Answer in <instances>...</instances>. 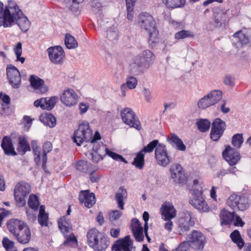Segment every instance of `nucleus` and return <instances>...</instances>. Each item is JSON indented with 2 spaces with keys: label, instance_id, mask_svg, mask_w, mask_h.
Listing matches in <instances>:
<instances>
[{
  "label": "nucleus",
  "instance_id": "nucleus-55",
  "mask_svg": "<svg viewBox=\"0 0 251 251\" xmlns=\"http://www.w3.org/2000/svg\"><path fill=\"white\" fill-rule=\"evenodd\" d=\"M46 122L47 125L50 127H53L56 125V119L52 114H50L47 117Z\"/></svg>",
  "mask_w": 251,
  "mask_h": 251
},
{
  "label": "nucleus",
  "instance_id": "nucleus-52",
  "mask_svg": "<svg viewBox=\"0 0 251 251\" xmlns=\"http://www.w3.org/2000/svg\"><path fill=\"white\" fill-rule=\"evenodd\" d=\"M131 227L132 232L143 229L140 221L136 218L132 220Z\"/></svg>",
  "mask_w": 251,
  "mask_h": 251
},
{
  "label": "nucleus",
  "instance_id": "nucleus-5",
  "mask_svg": "<svg viewBox=\"0 0 251 251\" xmlns=\"http://www.w3.org/2000/svg\"><path fill=\"white\" fill-rule=\"evenodd\" d=\"M58 227L65 238L63 245L66 246H72L77 244V240L72 233L71 220L66 216L60 218L58 221Z\"/></svg>",
  "mask_w": 251,
  "mask_h": 251
},
{
  "label": "nucleus",
  "instance_id": "nucleus-30",
  "mask_svg": "<svg viewBox=\"0 0 251 251\" xmlns=\"http://www.w3.org/2000/svg\"><path fill=\"white\" fill-rule=\"evenodd\" d=\"M1 146L5 154L12 156L17 155L10 138L4 136L3 138Z\"/></svg>",
  "mask_w": 251,
  "mask_h": 251
},
{
  "label": "nucleus",
  "instance_id": "nucleus-8",
  "mask_svg": "<svg viewBox=\"0 0 251 251\" xmlns=\"http://www.w3.org/2000/svg\"><path fill=\"white\" fill-rule=\"evenodd\" d=\"M195 223V218L190 212H183L178 221V234L181 236L185 235L190 228L194 226Z\"/></svg>",
  "mask_w": 251,
  "mask_h": 251
},
{
  "label": "nucleus",
  "instance_id": "nucleus-25",
  "mask_svg": "<svg viewBox=\"0 0 251 251\" xmlns=\"http://www.w3.org/2000/svg\"><path fill=\"white\" fill-rule=\"evenodd\" d=\"M29 81L31 86L37 93H45L48 91V87L44 83V80L39 77L32 75Z\"/></svg>",
  "mask_w": 251,
  "mask_h": 251
},
{
  "label": "nucleus",
  "instance_id": "nucleus-3",
  "mask_svg": "<svg viewBox=\"0 0 251 251\" xmlns=\"http://www.w3.org/2000/svg\"><path fill=\"white\" fill-rule=\"evenodd\" d=\"M138 24L142 30L148 33L149 44L152 47L155 46L159 42L158 31L153 17L148 13H141L139 15Z\"/></svg>",
  "mask_w": 251,
  "mask_h": 251
},
{
  "label": "nucleus",
  "instance_id": "nucleus-20",
  "mask_svg": "<svg viewBox=\"0 0 251 251\" xmlns=\"http://www.w3.org/2000/svg\"><path fill=\"white\" fill-rule=\"evenodd\" d=\"M60 100L67 106H72L76 104L78 97L73 89H68L63 91L60 96Z\"/></svg>",
  "mask_w": 251,
  "mask_h": 251
},
{
  "label": "nucleus",
  "instance_id": "nucleus-14",
  "mask_svg": "<svg viewBox=\"0 0 251 251\" xmlns=\"http://www.w3.org/2000/svg\"><path fill=\"white\" fill-rule=\"evenodd\" d=\"M155 158L157 163L162 167H166L172 162V158L168 154L166 146L160 144L155 150Z\"/></svg>",
  "mask_w": 251,
  "mask_h": 251
},
{
  "label": "nucleus",
  "instance_id": "nucleus-6",
  "mask_svg": "<svg viewBox=\"0 0 251 251\" xmlns=\"http://www.w3.org/2000/svg\"><path fill=\"white\" fill-rule=\"evenodd\" d=\"M93 131L90 128L89 124L86 121H82L79 125L78 128L75 131L74 141L78 146H80L84 142H89L92 139Z\"/></svg>",
  "mask_w": 251,
  "mask_h": 251
},
{
  "label": "nucleus",
  "instance_id": "nucleus-16",
  "mask_svg": "<svg viewBox=\"0 0 251 251\" xmlns=\"http://www.w3.org/2000/svg\"><path fill=\"white\" fill-rule=\"evenodd\" d=\"M7 78L12 87L15 88L19 87L21 83V75L18 69L12 65H8L6 68Z\"/></svg>",
  "mask_w": 251,
  "mask_h": 251
},
{
  "label": "nucleus",
  "instance_id": "nucleus-21",
  "mask_svg": "<svg viewBox=\"0 0 251 251\" xmlns=\"http://www.w3.org/2000/svg\"><path fill=\"white\" fill-rule=\"evenodd\" d=\"M47 51L49 58L52 63L59 64L62 62L64 51L61 46L50 47L47 50Z\"/></svg>",
  "mask_w": 251,
  "mask_h": 251
},
{
  "label": "nucleus",
  "instance_id": "nucleus-26",
  "mask_svg": "<svg viewBox=\"0 0 251 251\" xmlns=\"http://www.w3.org/2000/svg\"><path fill=\"white\" fill-rule=\"evenodd\" d=\"M170 170L171 173V177L176 183H181L185 181L184 171L180 165H173Z\"/></svg>",
  "mask_w": 251,
  "mask_h": 251
},
{
  "label": "nucleus",
  "instance_id": "nucleus-23",
  "mask_svg": "<svg viewBox=\"0 0 251 251\" xmlns=\"http://www.w3.org/2000/svg\"><path fill=\"white\" fill-rule=\"evenodd\" d=\"M160 212L163 220L174 219L176 215V210L172 203L166 201L160 207Z\"/></svg>",
  "mask_w": 251,
  "mask_h": 251
},
{
  "label": "nucleus",
  "instance_id": "nucleus-18",
  "mask_svg": "<svg viewBox=\"0 0 251 251\" xmlns=\"http://www.w3.org/2000/svg\"><path fill=\"white\" fill-rule=\"evenodd\" d=\"M133 242L129 235L118 240L112 246L113 251H132Z\"/></svg>",
  "mask_w": 251,
  "mask_h": 251
},
{
  "label": "nucleus",
  "instance_id": "nucleus-54",
  "mask_svg": "<svg viewBox=\"0 0 251 251\" xmlns=\"http://www.w3.org/2000/svg\"><path fill=\"white\" fill-rule=\"evenodd\" d=\"M122 212L118 210H115L109 213V219L111 221L118 220L121 216Z\"/></svg>",
  "mask_w": 251,
  "mask_h": 251
},
{
  "label": "nucleus",
  "instance_id": "nucleus-22",
  "mask_svg": "<svg viewBox=\"0 0 251 251\" xmlns=\"http://www.w3.org/2000/svg\"><path fill=\"white\" fill-rule=\"evenodd\" d=\"M58 100L57 97L43 98L34 102V105L36 107H40L43 109L51 110L56 104Z\"/></svg>",
  "mask_w": 251,
  "mask_h": 251
},
{
  "label": "nucleus",
  "instance_id": "nucleus-58",
  "mask_svg": "<svg viewBox=\"0 0 251 251\" xmlns=\"http://www.w3.org/2000/svg\"><path fill=\"white\" fill-rule=\"evenodd\" d=\"M221 26L218 24L216 23V21L213 18L212 20L208 22L206 24V28L208 30H213L216 28L220 27Z\"/></svg>",
  "mask_w": 251,
  "mask_h": 251
},
{
  "label": "nucleus",
  "instance_id": "nucleus-36",
  "mask_svg": "<svg viewBox=\"0 0 251 251\" xmlns=\"http://www.w3.org/2000/svg\"><path fill=\"white\" fill-rule=\"evenodd\" d=\"M38 221L41 226H48L49 215L45 212V207L44 205H41L39 208Z\"/></svg>",
  "mask_w": 251,
  "mask_h": 251
},
{
  "label": "nucleus",
  "instance_id": "nucleus-47",
  "mask_svg": "<svg viewBox=\"0 0 251 251\" xmlns=\"http://www.w3.org/2000/svg\"><path fill=\"white\" fill-rule=\"evenodd\" d=\"M137 85V79L134 76H129L126 78V83L122 85L121 89L123 91L126 86H127L130 89H132L135 88Z\"/></svg>",
  "mask_w": 251,
  "mask_h": 251
},
{
  "label": "nucleus",
  "instance_id": "nucleus-27",
  "mask_svg": "<svg viewBox=\"0 0 251 251\" xmlns=\"http://www.w3.org/2000/svg\"><path fill=\"white\" fill-rule=\"evenodd\" d=\"M79 200L88 208L92 207L96 202L95 194L90 193L89 190L81 191L79 195Z\"/></svg>",
  "mask_w": 251,
  "mask_h": 251
},
{
  "label": "nucleus",
  "instance_id": "nucleus-17",
  "mask_svg": "<svg viewBox=\"0 0 251 251\" xmlns=\"http://www.w3.org/2000/svg\"><path fill=\"white\" fill-rule=\"evenodd\" d=\"M93 151H95L96 152L103 157L105 156L106 155H107L115 160L121 161L125 163L127 162L122 156L110 151L103 144H94L93 147Z\"/></svg>",
  "mask_w": 251,
  "mask_h": 251
},
{
  "label": "nucleus",
  "instance_id": "nucleus-32",
  "mask_svg": "<svg viewBox=\"0 0 251 251\" xmlns=\"http://www.w3.org/2000/svg\"><path fill=\"white\" fill-rule=\"evenodd\" d=\"M17 151L19 153L24 154L26 151L30 150L29 144L25 137L21 136L18 138Z\"/></svg>",
  "mask_w": 251,
  "mask_h": 251
},
{
  "label": "nucleus",
  "instance_id": "nucleus-29",
  "mask_svg": "<svg viewBox=\"0 0 251 251\" xmlns=\"http://www.w3.org/2000/svg\"><path fill=\"white\" fill-rule=\"evenodd\" d=\"M213 18L221 27L225 25L228 20L227 12L223 9H216L213 13Z\"/></svg>",
  "mask_w": 251,
  "mask_h": 251
},
{
  "label": "nucleus",
  "instance_id": "nucleus-40",
  "mask_svg": "<svg viewBox=\"0 0 251 251\" xmlns=\"http://www.w3.org/2000/svg\"><path fill=\"white\" fill-rule=\"evenodd\" d=\"M65 44L69 49H75L78 46L77 42L75 38L69 33L66 34Z\"/></svg>",
  "mask_w": 251,
  "mask_h": 251
},
{
  "label": "nucleus",
  "instance_id": "nucleus-59",
  "mask_svg": "<svg viewBox=\"0 0 251 251\" xmlns=\"http://www.w3.org/2000/svg\"><path fill=\"white\" fill-rule=\"evenodd\" d=\"M171 25L175 29L178 30L184 28V24L181 22H178L175 20H171Z\"/></svg>",
  "mask_w": 251,
  "mask_h": 251
},
{
  "label": "nucleus",
  "instance_id": "nucleus-57",
  "mask_svg": "<svg viewBox=\"0 0 251 251\" xmlns=\"http://www.w3.org/2000/svg\"><path fill=\"white\" fill-rule=\"evenodd\" d=\"M135 239L138 242H142L144 239L143 229L132 232Z\"/></svg>",
  "mask_w": 251,
  "mask_h": 251
},
{
  "label": "nucleus",
  "instance_id": "nucleus-61",
  "mask_svg": "<svg viewBox=\"0 0 251 251\" xmlns=\"http://www.w3.org/2000/svg\"><path fill=\"white\" fill-rule=\"evenodd\" d=\"M172 219H173L163 220L166 222L164 224V228L169 232H171L172 231L173 227L174 226L173 222L172 221Z\"/></svg>",
  "mask_w": 251,
  "mask_h": 251
},
{
  "label": "nucleus",
  "instance_id": "nucleus-43",
  "mask_svg": "<svg viewBox=\"0 0 251 251\" xmlns=\"http://www.w3.org/2000/svg\"><path fill=\"white\" fill-rule=\"evenodd\" d=\"M195 34L193 32L190 30H182L176 33L174 37L175 39L179 40L189 37L193 38Z\"/></svg>",
  "mask_w": 251,
  "mask_h": 251
},
{
  "label": "nucleus",
  "instance_id": "nucleus-44",
  "mask_svg": "<svg viewBox=\"0 0 251 251\" xmlns=\"http://www.w3.org/2000/svg\"><path fill=\"white\" fill-rule=\"evenodd\" d=\"M160 144V143H159L158 140H154L149 143L147 146H145L140 151H141L144 154L146 153L152 152L154 149H155V148H157L158 145H159Z\"/></svg>",
  "mask_w": 251,
  "mask_h": 251
},
{
  "label": "nucleus",
  "instance_id": "nucleus-50",
  "mask_svg": "<svg viewBox=\"0 0 251 251\" xmlns=\"http://www.w3.org/2000/svg\"><path fill=\"white\" fill-rule=\"evenodd\" d=\"M243 143V138L242 134H235L232 139V144L237 148H240Z\"/></svg>",
  "mask_w": 251,
  "mask_h": 251
},
{
  "label": "nucleus",
  "instance_id": "nucleus-41",
  "mask_svg": "<svg viewBox=\"0 0 251 251\" xmlns=\"http://www.w3.org/2000/svg\"><path fill=\"white\" fill-rule=\"evenodd\" d=\"M232 241L236 243L239 249H241L244 244L243 239L241 238L240 232L235 230L230 235Z\"/></svg>",
  "mask_w": 251,
  "mask_h": 251
},
{
  "label": "nucleus",
  "instance_id": "nucleus-48",
  "mask_svg": "<svg viewBox=\"0 0 251 251\" xmlns=\"http://www.w3.org/2000/svg\"><path fill=\"white\" fill-rule=\"evenodd\" d=\"M38 197L34 195H30L28 199V204L30 208L34 211H37L39 206Z\"/></svg>",
  "mask_w": 251,
  "mask_h": 251
},
{
  "label": "nucleus",
  "instance_id": "nucleus-33",
  "mask_svg": "<svg viewBox=\"0 0 251 251\" xmlns=\"http://www.w3.org/2000/svg\"><path fill=\"white\" fill-rule=\"evenodd\" d=\"M93 249L97 251H102L107 249L110 244L109 240L106 235H103L98 240Z\"/></svg>",
  "mask_w": 251,
  "mask_h": 251
},
{
  "label": "nucleus",
  "instance_id": "nucleus-62",
  "mask_svg": "<svg viewBox=\"0 0 251 251\" xmlns=\"http://www.w3.org/2000/svg\"><path fill=\"white\" fill-rule=\"evenodd\" d=\"M224 82L226 85L233 86L234 85V78L229 75H226L224 78Z\"/></svg>",
  "mask_w": 251,
  "mask_h": 251
},
{
  "label": "nucleus",
  "instance_id": "nucleus-9",
  "mask_svg": "<svg viewBox=\"0 0 251 251\" xmlns=\"http://www.w3.org/2000/svg\"><path fill=\"white\" fill-rule=\"evenodd\" d=\"M30 186L27 183H18L14 188V197L17 204L19 207H23L26 204V198L30 192Z\"/></svg>",
  "mask_w": 251,
  "mask_h": 251
},
{
  "label": "nucleus",
  "instance_id": "nucleus-56",
  "mask_svg": "<svg viewBox=\"0 0 251 251\" xmlns=\"http://www.w3.org/2000/svg\"><path fill=\"white\" fill-rule=\"evenodd\" d=\"M2 245L4 248L8 250L14 247V242L10 241L8 238L4 237L2 239Z\"/></svg>",
  "mask_w": 251,
  "mask_h": 251
},
{
  "label": "nucleus",
  "instance_id": "nucleus-31",
  "mask_svg": "<svg viewBox=\"0 0 251 251\" xmlns=\"http://www.w3.org/2000/svg\"><path fill=\"white\" fill-rule=\"evenodd\" d=\"M167 140L173 147L178 150L184 151L186 150V147L182 141L176 134H171L167 138Z\"/></svg>",
  "mask_w": 251,
  "mask_h": 251
},
{
  "label": "nucleus",
  "instance_id": "nucleus-4",
  "mask_svg": "<svg viewBox=\"0 0 251 251\" xmlns=\"http://www.w3.org/2000/svg\"><path fill=\"white\" fill-rule=\"evenodd\" d=\"M198 183V180H194V188L191 190L192 196L189 199V203L201 212H208L209 207L202 196V187L200 186L197 187Z\"/></svg>",
  "mask_w": 251,
  "mask_h": 251
},
{
  "label": "nucleus",
  "instance_id": "nucleus-24",
  "mask_svg": "<svg viewBox=\"0 0 251 251\" xmlns=\"http://www.w3.org/2000/svg\"><path fill=\"white\" fill-rule=\"evenodd\" d=\"M233 37L235 41L240 43L242 45L251 46V30L250 29L239 30L235 32Z\"/></svg>",
  "mask_w": 251,
  "mask_h": 251
},
{
  "label": "nucleus",
  "instance_id": "nucleus-49",
  "mask_svg": "<svg viewBox=\"0 0 251 251\" xmlns=\"http://www.w3.org/2000/svg\"><path fill=\"white\" fill-rule=\"evenodd\" d=\"M14 53L16 56L17 61H20L22 63H24L25 61V58L21 57L22 53V46L21 42H18L16 46L14 48Z\"/></svg>",
  "mask_w": 251,
  "mask_h": 251
},
{
  "label": "nucleus",
  "instance_id": "nucleus-35",
  "mask_svg": "<svg viewBox=\"0 0 251 251\" xmlns=\"http://www.w3.org/2000/svg\"><path fill=\"white\" fill-rule=\"evenodd\" d=\"M221 225H230L234 220V214L233 212H230L226 210L223 209L220 213Z\"/></svg>",
  "mask_w": 251,
  "mask_h": 251
},
{
  "label": "nucleus",
  "instance_id": "nucleus-42",
  "mask_svg": "<svg viewBox=\"0 0 251 251\" xmlns=\"http://www.w3.org/2000/svg\"><path fill=\"white\" fill-rule=\"evenodd\" d=\"M144 156L141 151H139L136 156L134 158V159L132 162V164L134 165L136 168L142 169L144 165Z\"/></svg>",
  "mask_w": 251,
  "mask_h": 251
},
{
  "label": "nucleus",
  "instance_id": "nucleus-11",
  "mask_svg": "<svg viewBox=\"0 0 251 251\" xmlns=\"http://www.w3.org/2000/svg\"><path fill=\"white\" fill-rule=\"evenodd\" d=\"M31 146L34 153V159L37 163L41 160H42V167L45 168L47 160V154L50 152L52 149V144L50 142H46L43 146V152L42 153L40 151V147L37 145L36 141H32Z\"/></svg>",
  "mask_w": 251,
  "mask_h": 251
},
{
  "label": "nucleus",
  "instance_id": "nucleus-46",
  "mask_svg": "<svg viewBox=\"0 0 251 251\" xmlns=\"http://www.w3.org/2000/svg\"><path fill=\"white\" fill-rule=\"evenodd\" d=\"M136 2V0H126L127 9V18L128 20L132 21L133 17V10Z\"/></svg>",
  "mask_w": 251,
  "mask_h": 251
},
{
  "label": "nucleus",
  "instance_id": "nucleus-60",
  "mask_svg": "<svg viewBox=\"0 0 251 251\" xmlns=\"http://www.w3.org/2000/svg\"><path fill=\"white\" fill-rule=\"evenodd\" d=\"M90 156L91 157V160L94 163H97L99 161L103 159V157L94 151L93 152L90 153Z\"/></svg>",
  "mask_w": 251,
  "mask_h": 251
},
{
  "label": "nucleus",
  "instance_id": "nucleus-10",
  "mask_svg": "<svg viewBox=\"0 0 251 251\" xmlns=\"http://www.w3.org/2000/svg\"><path fill=\"white\" fill-rule=\"evenodd\" d=\"M190 248L196 251H202L207 243L205 236L201 231L193 230L187 236Z\"/></svg>",
  "mask_w": 251,
  "mask_h": 251
},
{
  "label": "nucleus",
  "instance_id": "nucleus-19",
  "mask_svg": "<svg viewBox=\"0 0 251 251\" xmlns=\"http://www.w3.org/2000/svg\"><path fill=\"white\" fill-rule=\"evenodd\" d=\"M223 156L230 166L235 165L240 159L239 153L230 146H227L223 152Z\"/></svg>",
  "mask_w": 251,
  "mask_h": 251
},
{
  "label": "nucleus",
  "instance_id": "nucleus-63",
  "mask_svg": "<svg viewBox=\"0 0 251 251\" xmlns=\"http://www.w3.org/2000/svg\"><path fill=\"white\" fill-rule=\"evenodd\" d=\"M79 108L80 113L83 114L87 112L89 108V106L84 102H80L79 104Z\"/></svg>",
  "mask_w": 251,
  "mask_h": 251
},
{
  "label": "nucleus",
  "instance_id": "nucleus-53",
  "mask_svg": "<svg viewBox=\"0 0 251 251\" xmlns=\"http://www.w3.org/2000/svg\"><path fill=\"white\" fill-rule=\"evenodd\" d=\"M190 248V244L189 240L187 239V240L183 241L178 246L177 249L176 251H187Z\"/></svg>",
  "mask_w": 251,
  "mask_h": 251
},
{
  "label": "nucleus",
  "instance_id": "nucleus-13",
  "mask_svg": "<svg viewBox=\"0 0 251 251\" xmlns=\"http://www.w3.org/2000/svg\"><path fill=\"white\" fill-rule=\"evenodd\" d=\"M121 117L123 122L130 127L139 130L141 125L134 112L130 108H126L121 111Z\"/></svg>",
  "mask_w": 251,
  "mask_h": 251
},
{
  "label": "nucleus",
  "instance_id": "nucleus-45",
  "mask_svg": "<svg viewBox=\"0 0 251 251\" xmlns=\"http://www.w3.org/2000/svg\"><path fill=\"white\" fill-rule=\"evenodd\" d=\"M197 105L199 108L204 109L207 107L212 106L208 95L204 96L200 99L197 102Z\"/></svg>",
  "mask_w": 251,
  "mask_h": 251
},
{
  "label": "nucleus",
  "instance_id": "nucleus-51",
  "mask_svg": "<svg viewBox=\"0 0 251 251\" xmlns=\"http://www.w3.org/2000/svg\"><path fill=\"white\" fill-rule=\"evenodd\" d=\"M90 165L86 161L80 160L76 164V168L77 170L81 172L87 173Z\"/></svg>",
  "mask_w": 251,
  "mask_h": 251
},
{
  "label": "nucleus",
  "instance_id": "nucleus-38",
  "mask_svg": "<svg viewBox=\"0 0 251 251\" xmlns=\"http://www.w3.org/2000/svg\"><path fill=\"white\" fill-rule=\"evenodd\" d=\"M210 122L205 119H201L196 123L198 129L201 132L207 131L210 128Z\"/></svg>",
  "mask_w": 251,
  "mask_h": 251
},
{
  "label": "nucleus",
  "instance_id": "nucleus-2",
  "mask_svg": "<svg viewBox=\"0 0 251 251\" xmlns=\"http://www.w3.org/2000/svg\"><path fill=\"white\" fill-rule=\"evenodd\" d=\"M7 227L10 233L22 244L28 243L31 239V231L28 226L22 221L11 219L7 223Z\"/></svg>",
  "mask_w": 251,
  "mask_h": 251
},
{
  "label": "nucleus",
  "instance_id": "nucleus-7",
  "mask_svg": "<svg viewBox=\"0 0 251 251\" xmlns=\"http://www.w3.org/2000/svg\"><path fill=\"white\" fill-rule=\"evenodd\" d=\"M155 59L154 53L150 50H143L141 54L137 56L134 60V64L141 72L148 69Z\"/></svg>",
  "mask_w": 251,
  "mask_h": 251
},
{
  "label": "nucleus",
  "instance_id": "nucleus-28",
  "mask_svg": "<svg viewBox=\"0 0 251 251\" xmlns=\"http://www.w3.org/2000/svg\"><path fill=\"white\" fill-rule=\"evenodd\" d=\"M103 235L101 232H99L96 228H92L88 230L87 233V243L88 245L94 248L98 240L101 238Z\"/></svg>",
  "mask_w": 251,
  "mask_h": 251
},
{
  "label": "nucleus",
  "instance_id": "nucleus-12",
  "mask_svg": "<svg viewBox=\"0 0 251 251\" xmlns=\"http://www.w3.org/2000/svg\"><path fill=\"white\" fill-rule=\"evenodd\" d=\"M227 204L234 210L244 211L249 206L248 199L235 194L231 195L227 200Z\"/></svg>",
  "mask_w": 251,
  "mask_h": 251
},
{
  "label": "nucleus",
  "instance_id": "nucleus-39",
  "mask_svg": "<svg viewBox=\"0 0 251 251\" xmlns=\"http://www.w3.org/2000/svg\"><path fill=\"white\" fill-rule=\"evenodd\" d=\"M163 3L168 8H175L184 5L185 0H162Z\"/></svg>",
  "mask_w": 251,
  "mask_h": 251
},
{
  "label": "nucleus",
  "instance_id": "nucleus-64",
  "mask_svg": "<svg viewBox=\"0 0 251 251\" xmlns=\"http://www.w3.org/2000/svg\"><path fill=\"white\" fill-rule=\"evenodd\" d=\"M143 94L147 102H151L152 99L151 91L147 88H144L143 91Z\"/></svg>",
  "mask_w": 251,
  "mask_h": 251
},
{
  "label": "nucleus",
  "instance_id": "nucleus-37",
  "mask_svg": "<svg viewBox=\"0 0 251 251\" xmlns=\"http://www.w3.org/2000/svg\"><path fill=\"white\" fill-rule=\"evenodd\" d=\"M212 105L219 101L223 96V93L220 90H213L207 94Z\"/></svg>",
  "mask_w": 251,
  "mask_h": 251
},
{
  "label": "nucleus",
  "instance_id": "nucleus-1",
  "mask_svg": "<svg viewBox=\"0 0 251 251\" xmlns=\"http://www.w3.org/2000/svg\"><path fill=\"white\" fill-rule=\"evenodd\" d=\"M17 24L21 29L26 32L30 27V22L16 2L9 0L4 5L0 1V26L11 27Z\"/></svg>",
  "mask_w": 251,
  "mask_h": 251
},
{
  "label": "nucleus",
  "instance_id": "nucleus-15",
  "mask_svg": "<svg viewBox=\"0 0 251 251\" xmlns=\"http://www.w3.org/2000/svg\"><path fill=\"white\" fill-rule=\"evenodd\" d=\"M226 125L225 122L220 118L215 119L212 123L210 137L213 141H217L223 135L226 129Z\"/></svg>",
  "mask_w": 251,
  "mask_h": 251
},
{
  "label": "nucleus",
  "instance_id": "nucleus-34",
  "mask_svg": "<svg viewBox=\"0 0 251 251\" xmlns=\"http://www.w3.org/2000/svg\"><path fill=\"white\" fill-rule=\"evenodd\" d=\"M126 190L124 187H120L118 192L116 194L115 199L118 204V207L122 210H123L124 208L123 201L126 198Z\"/></svg>",
  "mask_w": 251,
  "mask_h": 251
}]
</instances>
